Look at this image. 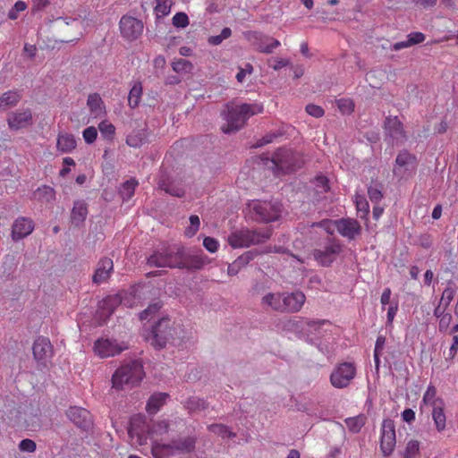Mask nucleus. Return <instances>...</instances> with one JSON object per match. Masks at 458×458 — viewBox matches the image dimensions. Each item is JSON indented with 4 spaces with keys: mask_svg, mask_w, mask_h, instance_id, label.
I'll use <instances>...</instances> for the list:
<instances>
[{
    "mask_svg": "<svg viewBox=\"0 0 458 458\" xmlns=\"http://www.w3.org/2000/svg\"><path fill=\"white\" fill-rule=\"evenodd\" d=\"M208 407V403L204 399L197 396H191L185 402V408L189 410L190 412L204 411Z\"/></svg>",
    "mask_w": 458,
    "mask_h": 458,
    "instance_id": "obj_40",
    "label": "nucleus"
},
{
    "mask_svg": "<svg viewBox=\"0 0 458 458\" xmlns=\"http://www.w3.org/2000/svg\"><path fill=\"white\" fill-rule=\"evenodd\" d=\"M155 13L157 17H165L170 13L172 0H156Z\"/></svg>",
    "mask_w": 458,
    "mask_h": 458,
    "instance_id": "obj_48",
    "label": "nucleus"
},
{
    "mask_svg": "<svg viewBox=\"0 0 458 458\" xmlns=\"http://www.w3.org/2000/svg\"><path fill=\"white\" fill-rule=\"evenodd\" d=\"M259 255V251L258 250L254 249V250L245 251L243 254H242L240 257H238L235 260L242 267H244Z\"/></svg>",
    "mask_w": 458,
    "mask_h": 458,
    "instance_id": "obj_51",
    "label": "nucleus"
},
{
    "mask_svg": "<svg viewBox=\"0 0 458 458\" xmlns=\"http://www.w3.org/2000/svg\"><path fill=\"white\" fill-rule=\"evenodd\" d=\"M128 349L125 343H118L116 340L98 339L94 344V351L100 358H107L120 354Z\"/></svg>",
    "mask_w": 458,
    "mask_h": 458,
    "instance_id": "obj_14",
    "label": "nucleus"
},
{
    "mask_svg": "<svg viewBox=\"0 0 458 458\" xmlns=\"http://www.w3.org/2000/svg\"><path fill=\"white\" fill-rule=\"evenodd\" d=\"M420 451V442L411 440L407 443L403 458H415Z\"/></svg>",
    "mask_w": 458,
    "mask_h": 458,
    "instance_id": "obj_54",
    "label": "nucleus"
},
{
    "mask_svg": "<svg viewBox=\"0 0 458 458\" xmlns=\"http://www.w3.org/2000/svg\"><path fill=\"white\" fill-rule=\"evenodd\" d=\"M337 232L344 237L353 240L356 235L360 234L361 227L355 219H340L335 221Z\"/></svg>",
    "mask_w": 458,
    "mask_h": 458,
    "instance_id": "obj_20",
    "label": "nucleus"
},
{
    "mask_svg": "<svg viewBox=\"0 0 458 458\" xmlns=\"http://www.w3.org/2000/svg\"><path fill=\"white\" fill-rule=\"evenodd\" d=\"M33 116H9L7 119L10 129L17 131L32 124Z\"/></svg>",
    "mask_w": 458,
    "mask_h": 458,
    "instance_id": "obj_38",
    "label": "nucleus"
},
{
    "mask_svg": "<svg viewBox=\"0 0 458 458\" xmlns=\"http://www.w3.org/2000/svg\"><path fill=\"white\" fill-rule=\"evenodd\" d=\"M144 376L142 362L139 360H130L115 370L112 377V386L117 391L131 388L138 386Z\"/></svg>",
    "mask_w": 458,
    "mask_h": 458,
    "instance_id": "obj_2",
    "label": "nucleus"
},
{
    "mask_svg": "<svg viewBox=\"0 0 458 458\" xmlns=\"http://www.w3.org/2000/svg\"><path fill=\"white\" fill-rule=\"evenodd\" d=\"M208 430L214 434H216L223 438H233L236 434L230 430V428L224 424H211L208 427Z\"/></svg>",
    "mask_w": 458,
    "mask_h": 458,
    "instance_id": "obj_44",
    "label": "nucleus"
},
{
    "mask_svg": "<svg viewBox=\"0 0 458 458\" xmlns=\"http://www.w3.org/2000/svg\"><path fill=\"white\" fill-rule=\"evenodd\" d=\"M221 131L225 134H232L240 131L246 123V116H224Z\"/></svg>",
    "mask_w": 458,
    "mask_h": 458,
    "instance_id": "obj_29",
    "label": "nucleus"
},
{
    "mask_svg": "<svg viewBox=\"0 0 458 458\" xmlns=\"http://www.w3.org/2000/svg\"><path fill=\"white\" fill-rule=\"evenodd\" d=\"M182 244L174 243L157 248L148 258L147 264L155 267H179Z\"/></svg>",
    "mask_w": 458,
    "mask_h": 458,
    "instance_id": "obj_3",
    "label": "nucleus"
},
{
    "mask_svg": "<svg viewBox=\"0 0 458 458\" xmlns=\"http://www.w3.org/2000/svg\"><path fill=\"white\" fill-rule=\"evenodd\" d=\"M28 5L24 1L19 0L8 12V18L10 20H16L19 17L20 13L24 12L27 9Z\"/></svg>",
    "mask_w": 458,
    "mask_h": 458,
    "instance_id": "obj_55",
    "label": "nucleus"
},
{
    "mask_svg": "<svg viewBox=\"0 0 458 458\" xmlns=\"http://www.w3.org/2000/svg\"><path fill=\"white\" fill-rule=\"evenodd\" d=\"M284 133H285V131L283 129H278L275 131H270V132L267 133L265 136H263L262 138L259 139L253 144L252 147L255 148H261L268 143L273 142L276 139L282 137L283 135H284Z\"/></svg>",
    "mask_w": 458,
    "mask_h": 458,
    "instance_id": "obj_43",
    "label": "nucleus"
},
{
    "mask_svg": "<svg viewBox=\"0 0 458 458\" xmlns=\"http://www.w3.org/2000/svg\"><path fill=\"white\" fill-rule=\"evenodd\" d=\"M409 43L411 46L422 43L426 36L422 32H411L407 36Z\"/></svg>",
    "mask_w": 458,
    "mask_h": 458,
    "instance_id": "obj_64",
    "label": "nucleus"
},
{
    "mask_svg": "<svg viewBox=\"0 0 458 458\" xmlns=\"http://www.w3.org/2000/svg\"><path fill=\"white\" fill-rule=\"evenodd\" d=\"M203 246L208 251L214 253L218 250L219 243L215 238L206 236L203 240Z\"/></svg>",
    "mask_w": 458,
    "mask_h": 458,
    "instance_id": "obj_61",
    "label": "nucleus"
},
{
    "mask_svg": "<svg viewBox=\"0 0 458 458\" xmlns=\"http://www.w3.org/2000/svg\"><path fill=\"white\" fill-rule=\"evenodd\" d=\"M145 338L157 350L165 348L168 344L175 345L180 340L178 328L168 317L158 319Z\"/></svg>",
    "mask_w": 458,
    "mask_h": 458,
    "instance_id": "obj_1",
    "label": "nucleus"
},
{
    "mask_svg": "<svg viewBox=\"0 0 458 458\" xmlns=\"http://www.w3.org/2000/svg\"><path fill=\"white\" fill-rule=\"evenodd\" d=\"M395 426L394 422L391 419H385L382 422L381 428V438H380V450L384 456H389L392 454L395 444Z\"/></svg>",
    "mask_w": 458,
    "mask_h": 458,
    "instance_id": "obj_11",
    "label": "nucleus"
},
{
    "mask_svg": "<svg viewBox=\"0 0 458 458\" xmlns=\"http://www.w3.org/2000/svg\"><path fill=\"white\" fill-rule=\"evenodd\" d=\"M245 38L251 46L260 53L271 54L274 49L281 45L279 40L257 31L245 33Z\"/></svg>",
    "mask_w": 458,
    "mask_h": 458,
    "instance_id": "obj_10",
    "label": "nucleus"
},
{
    "mask_svg": "<svg viewBox=\"0 0 458 458\" xmlns=\"http://www.w3.org/2000/svg\"><path fill=\"white\" fill-rule=\"evenodd\" d=\"M271 234L272 232L269 228L265 230L242 229L232 233L227 241L234 249L242 248L263 243L271 237Z\"/></svg>",
    "mask_w": 458,
    "mask_h": 458,
    "instance_id": "obj_5",
    "label": "nucleus"
},
{
    "mask_svg": "<svg viewBox=\"0 0 458 458\" xmlns=\"http://www.w3.org/2000/svg\"><path fill=\"white\" fill-rule=\"evenodd\" d=\"M173 70L177 73H190L193 69L192 64L185 59L180 58L173 62Z\"/></svg>",
    "mask_w": 458,
    "mask_h": 458,
    "instance_id": "obj_47",
    "label": "nucleus"
},
{
    "mask_svg": "<svg viewBox=\"0 0 458 458\" xmlns=\"http://www.w3.org/2000/svg\"><path fill=\"white\" fill-rule=\"evenodd\" d=\"M335 103L343 114H350L354 111V102L351 98H340Z\"/></svg>",
    "mask_w": 458,
    "mask_h": 458,
    "instance_id": "obj_49",
    "label": "nucleus"
},
{
    "mask_svg": "<svg viewBox=\"0 0 458 458\" xmlns=\"http://www.w3.org/2000/svg\"><path fill=\"white\" fill-rule=\"evenodd\" d=\"M36 443L29 438L22 439L19 444V449L22 452L32 453L36 450Z\"/></svg>",
    "mask_w": 458,
    "mask_h": 458,
    "instance_id": "obj_62",
    "label": "nucleus"
},
{
    "mask_svg": "<svg viewBox=\"0 0 458 458\" xmlns=\"http://www.w3.org/2000/svg\"><path fill=\"white\" fill-rule=\"evenodd\" d=\"M56 144L57 148L63 153H70L76 148L75 138L70 133H60Z\"/></svg>",
    "mask_w": 458,
    "mask_h": 458,
    "instance_id": "obj_36",
    "label": "nucleus"
},
{
    "mask_svg": "<svg viewBox=\"0 0 458 458\" xmlns=\"http://www.w3.org/2000/svg\"><path fill=\"white\" fill-rule=\"evenodd\" d=\"M114 269V263L110 258L104 257L99 259L97 265V268L92 276L93 283L100 284L106 281Z\"/></svg>",
    "mask_w": 458,
    "mask_h": 458,
    "instance_id": "obj_24",
    "label": "nucleus"
},
{
    "mask_svg": "<svg viewBox=\"0 0 458 458\" xmlns=\"http://www.w3.org/2000/svg\"><path fill=\"white\" fill-rule=\"evenodd\" d=\"M346 427L352 433H359L365 425L366 417L363 414L356 417L347 418L344 420Z\"/></svg>",
    "mask_w": 458,
    "mask_h": 458,
    "instance_id": "obj_42",
    "label": "nucleus"
},
{
    "mask_svg": "<svg viewBox=\"0 0 458 458\" xmlns=\"http://www.w3.org/2000/svg\"><path fill=\"white\" fill-rule=\"evenodd\" d=\"M173 25L176 28H186L189 25V18L184 13H177L174 15Z\"/></svg>",
    "mask_w": 458,
    "mask_h": 458,
    "instance_id": "obj_58",
    "label": "nucleus"
},
{
    "mask_svg": "<svg viewBox=\"0 0 458 458\" xmlns=\"http://www.w3.org/2000/svg\"><path fill=\"white\" fill-rule=\"evenodd\" d=\"M313 184L317 189V192L318 193H326L330 190L329 181L323 174L317 175L313 180Z\"/></svg>",
    "mask_w": 458,
    "mask_h": 458,
    "instance_id": "obj_50",
    "label": "nucleus"
},
{
    "mask_svg": "<svg viewBox=\"0 0 458 458\" xmlns=\"http://www.w3.org/2000/svg\"><path fill=\"white\" fill-rule=\"evenodd\" d=\"M148 140L146 124L141 128L133 129L126 137V144L131 148H140Z\"/></svg>",
    "mask_w": 458,
    "mask_h": 458,
    "instance_id": "obj_28",
    "label": "nucleus"
},
{
    "mask_svg": "<svg viewBox=\"0 0 458 458\" xmlns=\"http://www.w3.org/2000/svg\"><path fill=\"white\" fill-rule=\"evenodd\" d=\"M189 220L190 225L185 229L184 233L187 237L191 238L199 231L200 221L197 215H191Z\"/></svg>",
    "mask_w": 458,
    "mask_h": 458,
    "instance_id": "obj_52",
    "label": "nucleus"
},
{
    "mask_svg": "<svg viewBox=\"0 0 458 458\" xmlns=\"http://www.w3.org/2000/svg\"><path fill=\"white\" fill-rule=\"evenodd\" d=\"M137 182L134 180H129L123 182L122 189L120 191L121 195L123 199H130L135 191V187L137 186Z\"/></svg>",
    "mask_w": 458,
    "mask_h": 458,
    "instance_id": "obj_57",
    "label": "nucleus"
},
{
    "mask_svg": "<svg viewBox=\"0 0 458 458\" xmlns=\"http://www.w3.org/2000/svg\"><path fill=\"white\" fill-rule=\"evenodd\" d=\"M355 374L356 369L354 365L350 362H344L332 372L330 381L335 387L344 388L349 386Z\"/></svg>",
    "mask_w": 458,
    "mask_h": 458,
    "instance_id": "obj_13",
    "label": "nucleus"
},
{
    "mask_svg": "<svg viewBox=\"0 0 458 458\" xmlns=\"http://www.w3.org/2000/svg\"><path fill=\"white\" fill-rule=\"evenodd\" d=\"M55 23H56V26L60 30H64L65 28H71V30L74 31V33H72L69 36H64V37L61 38H60L61 42H65V43L73 42V41L79 40L82 37L81 29L83 28V24H82V21H81L80 20L59 17L55 20Z\"/></svg>",
    "mask_w": 458,
    "mask_h": 458,
    "instance_id": "obj_18",
    "label": "nucleus"
},
{
    "mask_svg": "<svg viewBox=\"0 0 458 458\" xmlns=\"http://www.w3.org/2000/svg\"><path fill=\"white\" fill-rule=\"evenodd\" d=\"M305 299V295L300 291L290 293H283V313L299 311L304 304Z\"/></svg>",
    "mask_w": 458,
    "mask_h": 458,
    "instance_id": "obj_19",
    "label": "nucleus"
},
{
    "mask_svg": "<svg viewBox=\"0 0 458 458\" xmlns=\"http://www.w3.org/2000/svg\"><path fill=\"white\" fill-rule=\"evenodd\" d=\"M33 228L34 225L32 220L23 216L19 217L13 224L12 239L15 242L21 240L30 234Z\"/></svg>",
    "mask_w": 458,
    "mask_h": 458,
    "instance_id": "obj_22",
    "label": "nucleus"
},
{
    "mask_svg": "<svg viewBox=\"0 0 458 458\" xmlns=\"http://www.w3.org/2000/svg\"><path fill=\"white\" fill-rule=\"evenodd\" d=\"M163 307V302L159 300L153 301L150 303L148 308H146L144 310H142L140 313V319L145 320L149 319L154 315H156Z\"/></svg>",
    "mask_w": 458,
    "mask_h": 458,
    "instance_id": "obj_45",
    "label": "nucleus"
},
{
    "mask_svg": "<svg viewBox=\"0 0 458 458\" xmlns=\"http://www.w3.org/2000/svg\"><path fill=\"white\" fill-rule=\"evenodd\" d=\"M232 35V30L230 28H224L220 33V35L210 36L208 39V44L212 46L220 45L225 39L230 38Z\"/></svg>",
    "mask_w": 458,
    "mask_h": 458,
    "instance_id": "obj_53",
    "label": "nucleus"
},
{
    "mask_svg": "<svg viewBox=\"0 0 458 458\" xmlns=\"http://www.w3.org/2000/svg\"><path fill=\"white\" fill-rule=\"evenodd\" d=\"M121 303L119 295L107 296L99 303L98 314L104 322L114 313L117 306Z\"/></svg>",
    "mask_w": 458,
    "mask_h": 458,
    "instance_id": "obj_26",
    "label": "nucleus"
},
{
    "mask_svg": "<svg viewBox=\"0 0 458 458\" xmlns=\"http://www.w3.org/2000/svg\"><path fill=\"white\" fill-rule=\"evenodd\" d=\"M32 351L37 360H45L51 356L52 344L47 338L40 336L35 340Z\"/></svg>",
    "mask_w": 458,
    "mask_h": 458,
    "instance_id": "obj_25",
    "label": "nucleus"
},
{
    "mask_svg": "<svg viewBox=\"0 0 458 458\" xmlns=\"http://www.w3.org/2000/svg\"><path fill=\"white\" fill-rule=\"evenodd\" d=\"M142 96V84L140 81H137L131 87L129 95H128V103L129 106L132 108L139 106L140 102V98Z\"/></svg>",
    "mask_w": 458,
    "mask_h": 458,
    "instance_id": "obj_39",
    "label": "nucleus"
},
{
    "mask_svg": "<svg viewBox=\"0 0 458 458\" xmlns=\"http://www.w3.org/2000/svg\"><path fill=\"white\" fill-rule=\"evenodd\" d=\"M82 135L85 142L88 144H91L97 139L98 131L94 126H89L83 131Z\"/></svg>",
    "mask_w": 458,
    "mask_h": 458,
    "instance_id": "obj_60",
    "label": "nucleus"
},
{
    "mask_svg": "<svg viewBox=\"0 0 458 458\" xmlns=\"http://www.w3.org/2000/svg\"><path fill=\"white\" fill-rule=\"evenodd\" d=\"M384 128L386 133L394 140L403 142L406 140L403 123L398 120V116H386L384 123Z\"/></svg>",
    "mask_w": 458,
    "mask_h": 458,
    "instance_id": "obj_21",
    "label": "nucleus"
},
{
    "mask_svg": "<svg viewBox=\"0 0 458 458\" xmlns=\"http://www.w3.org/2000/svg\"><path fill=\"white\" fill-rule=\"evenodd\" d=\"M119 28L122 37L128 41L137 39L143 32L142 21L130 15H123L121 18Z\"/></svg>",
    "mask_w": 458,
    "mask_h": 458,
    "instance_id": "obj_12",
    "label": "nucleus"
},
{
    "mask_svg": "<svg viewBox=\"0 0 458 458\" xmlns=\"http://www.w3.org/2000/svg\"><path fill=\"white\" fill-rule=\"evenodd\" d=\"M454 293L455 291L451 287H447L444 290L442 297L439 301L440 304L444 305V310H445L449 306V304L454 299Z\"/></svg>",
    "mask_w": 458,
    "mask_h": 458,
    "instance_id": "obj_59",
    "label": "nucleus"
},
{
    "mask_svg": "<svg viewBox=\"0 0 458 458\" xmlns=\"http://www.w3.org/2000/svg\"><path fill=\"white\" fill-rule=\"evenodd\" d=\"M88 209L84 201H75L71 212V221L76 226L80 225L86 219Z\"/></svg>",
    "mask_w": 458,
    "mask_h": 458,
    "instance_id": "obj_32",
    "label": "nucleus"
},
{
    "mask_svg": "<svg viewBox=\"0 0 458 458\" xmlns=\"http://www.w3.org/2000/svg\"><path fill=\"white\" fill-rule=\"evenodd\" d=\"M21 98V95L18 90H8L0 96V109L15 106Z\"/></svg>",
    "mask_w": 458,
    "mask_h": 458,
    "instance_id": "obj_33",
    "label": "nucleus"
},
{
    "mask_svg": "<svg viewBox=\"0 0 458 458\" xmlns=\"http://www.w3.org/2000/svg\"><path fill=\"white\" fill-rule=\"evenodd\" d=\"M128 434L133 437L136 435L138 437H142L143 435H150V426L140 417H133L131 419L130 427L128 428Z\"/></svg>",
    "mask_w": 458,
    "mask_h": 458,
    "instance_id": "obj_30",
    "label": "nucleus"
},
{
    "mask_svg": "<svg viewBox=\"0 0 458 458\" xmlns=\"http://www.w3.org/2000/svg\"><path fill=\"white\" fill-rule=\"evenodd\" d=\"M210 259L201 249L189 248L182 245L178 269L187 272L201 270Z\"/></svg>",
    "mask_w": 458,
    "mask_h": 458,
    "instance_id": "obj_6",
    "label": "nucleus"
},
{
    "mask_svg": "<svg viewBox=\"0 0 458 458\" xmlns=\"http://www.w3.org/2000/svg\"><path fill=\"white\" fill-rule=\"evenodd\" d=\"M169 394L166 393H155L153 394L147 403V411L148 413H156L165 403Z\"/></svg>",
    "mask_w": 458,
    "mask_h": 458,
    "instance_id": "obj_35",
    "label": "nucleus"
},
{
    "mask_svg": "<svg viewBox=\"0 0 458 458\" xmlns=\"http://www.w3.org/2000/svg\"><path fill=\"white\" fill-rule=\"evenodd\" d=\"M342 251V245L335 241L331 242L323 250H314V259L323 267H330L336 256Z\"/></svg>",
    "mask_w": 458,
    "mask_h": 458,
    "instance_id": "obj_17",
    "label": "nucleus"
},
{
    "mask_svg": "<svg viewBox=\"0 0 458 458\" xmlns=\"http://www.w3.org/2000/svg\"><path fill=\"white\" fill-rule=\"evenodd\" d=\"M383 185L380 182H371L368 187V195L369 199L374 202H379L383 198Z\"/></svg>",
    "mask_w": 458,
    "mask_h": 458,
    "instance_id": "obj_46",
    "label": "nucleus"
},
{
    "mask_svg": "<svg viewBox=\"0 0 458 458\" xmlns=\"http://www.w3.org/2000/svg\"><path fill=\"white\" fill-rule=\"evenodd\" d=\"M432 418L434 420L436 428L442 431L445 428V414L443 409V402L441 399H437L433 402Z\"/></svg>",
    "mask_w": 458,
    "mask_h": 458,
    "instance_id": "obj_31",
    "label": "nucleus"
},
{
    "mask_svg": "<svg viewBox=\"0 0 458 458\" xmlns=\"http://www.w3.org/2000/svg\"><path fill=\"white\" fill-rule=\"evenodd\" d=\"M151 452L155 458H170L174 455L170 443L156 444L152 446Z\"/></svg>",
    "mask_w": 458,
    "mask_h": 458,
    "instance_id": "obj_41",
    "label": "nucleus"
},
{
    "mask_svg": "<svg viewBox=\"0 0 458 458\" xmlns=\"http://www.w3.org/2000/svg\"><path fill=\"white\" fill-rule=\"evenodd\" d=\"M263 111V105L259 103H243L228 106V114H259Z\"/></svg>",
    "mask_w": 458,
    "mask_h": 458,
    "instance_id": "obj_27",
    "label": "nucleus"
},
{
    "mask_svg": "<svg viewBox=\"0 0 458 458\" xmlns=\"http://www.w3.org/2000/svg\"><path fill=\"white\" fill-rule=\"evenodd\" d=\"M327 321L324 319L311 320L302 317H295L284 322L283 328L295 334L311 333L317 331L322 325Z\"/></svg>",
    "mask_w": 458,
    "mask_h": 458,
    "instance_id": "obj_9",
    "label": "nucleus"
},
{
    "mask_svg": "<svg viewBox=\"0 0 458 458\" xmlns=\"http://www.w3.org/2000/svg\"><path fill=\"white\" fill-rule=\"evenodd\" d=\"M417 165L418 159L416 156L404 149L400 151L395 158L393 174L402 179L412 174Z\"/></svg>",
    "mask_w": 458,
    "mask_h": 458,
    "instance_id": "obj_8",
    "label": "nucleus"
},
{
    "mask_svg": "<svg viewBox=\"0 0 458 458\" xmlns=\"http://www.w3.org/2000/svg\"><path fill=\"white\" fill-rule=\"evenodd\" d=\"M98 129L101 133V135L108 140H111L113 138V135L114 134L115 127L109 123L108 121H102L98 124Z\"/></svg>",
    "mask_w": 458,
    "mask_h": 458,
    "instance_id": "obj_56",
    "label": "nucleus"
},
{
    "mask_svg": "<svg viewBox=\"0 0 458 458\" xmlns=\"http://www.w3.org/2000/svg\"><path fill=\"white\" fill-rule=\"evenodd\" d=\"M197 437L187 436L178 437L170 441V445L174 454H190L195 450Z\"/></svg>",
    "mask_w": 458,
    "mask_h": 458,
    "instance_id": "obj_23",
    "label": "nucleus"
},
{
    "mask_svg": "<svg viewBox=\"0 0 458 458\" xmlns=\"http://www.w3.org/2000/svg\"><path fill=\"white\" fill-rule=\"evenodd\" d=\"M158 189L164 191L171 196L182 198L184 196L185 191L181 184L175 181L170 174L164 169H161L157 178Z\"/></svg>",
    "mask_w": 458,
    "mask_h": 458,
    "instance_id": "obj_16",
    "label": "nucleus"
},
{
    "mask_svg": "<svg viewBox=\"0 0 458 458\" xmlns=\"http://www.w3.org/2000/svg\"><path fill=\"white\" fill-rule=\"evenodd\" d=\"M283 293H268L261 300L262 305L270 307L273 310L283 313Z\"/></svg>",
    "mask_w": 458,
    "mask_h": 458,
    "instance_id": "obj_34",
    "label": "nucleus"
},
{
    "mask_svg": "<svg viewBox=\"0 0 458 458\" xmlns=\"http://www.w3.org/2000/svg\"><path fill=\"white\" fill-rule=\"evenodd\" d=\"M253 218L260 223H270L280 218L283 206L279 201H259L252 207Z\"/></svg>",
    "mask_w": 458,
    "mask_h": 458,
    "instance_id": "obj_7",
    "label": "nucleus"
},
{
    "mask_svg": "<svg viewBox=\"0 0 458 458\" xmlns=\"http://www.w3.org/2000/svg\"><path fill=\"white\" fill-rule=\"evenodd\" d=\"M169 424L165 420L158 421L150 428V434H163L167 432Z\"/></svg>",
    "mask_w": 458,
    "mask_h": 458,
    "instance_id": "obj_63",
    "label": "nucleus"
},
{
    "mask_svg": "<svg viewBox=\"0 0 458 458\" xmlns=\"http://www.w3.org/2000/svg\"><path fill=\"white\" fill-rule=\"evenodd\" d=\"M66 416L76 427L83 431H89L93 426L92 416L84 408L78 406L70 407L66 411Z\"/></svg>",
    "mask_w": 458,
    "mask_h": 458,
    "instance_id": "obj_15",
    "label": "nucleus"
},
{
    "mask_svg": "<svg viewBox=\"0 0 458 458\" xmlns=\"http://www.w3.org/2000/svg\"><path fill=\"white\" fill-rule=\"evenodd\" d=\"M87 106L89 111L95 114H102L106 112L104 101L98 93H91L88 96Z\"/></svg>",
    "mask_w": 458,
    "mask_h": 458,
    "instance_id": "obj_37",
    "label": "nucleus"
},
{
    "mask_svg": "<svg viewBox=\"0 0 458 458\" xmlns=\"http://www.w3.org/2000/svg\"><path fill=\"white\" fill-rule=\"evenodd\" d=\"M271 163L275 174L281 175L297 171L302 167L304 160L298 152L279 148L271 157Z\"/></svg>",
    "mask_w": 458,
    "mask_h": 458,
    "instance_id": "obj_4",
    "label": "nucleus"
}]
</instances>
